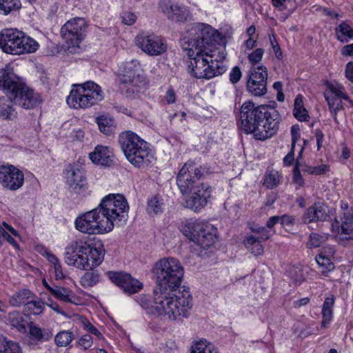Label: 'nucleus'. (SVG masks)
I'll return each mask as SVG.
<instances>
[{
  "instance_id": "obj_1",
  "label": "nucleus",
  "mask_w": 353,
  "mask_h": 353,
  "mask_svg": "<svg viewBox=\"0 0 353 353\" xmlns=\"http://www.w3.org/2000/svg\"><path fill=\"white\" fill-rule=\"evenodd\" d=\"M155 280L154 293L157 307L166 311L172 316H188L192 308V296L185 286L181 285L184 275L183 268L174 258H164L155 263L152 268Z\"/></svg>"
},
{
  "instance_id": "obj_2",
  "label": "nucleus",
  "mask_w": 353,
  "mask_h": 353,
  "mask_svg": "<svg viewBox=\"0 0 353 353\" xmlns=\"http://www.w3.org/2000/svg\"><path fill=\"white\" fill-rule=\"evenodd\" d=\"M281 116L274 108L244 102L239 110L237 123L246 134L258 140H266L275 135L279 128Z\"/></svg>"
},
{
  "instance_id": "obj_3",
  "label": "nucleus",
  "mask_w": 353,
  "mask_h": 353,
  "mask_svg": "<svg viewBox=\"0 0 353 353\" xmlns=\"http://www.w3.org/2000/svg\"><path fill=\"white\" fill-rule=\"evenodd\" d=\"M105 250L103 245L90 244L81 240L72 241L64 254L65 262L81 270L98 267L103 261Z\"/></svg>"
},
{
  "instance_id": "obj_4",
  "label": "nucleus",
  "mask_w": 353,
  "mask_h": 353,
  "mask_svg": "<svg viewBox=\"0 0 353 353\" xmlns=\"http://www.w3.org/2000/svg\"><path fill=\"white\" fill-rule=\"evenodd\" d=\"M0 89H2L10 101L24 109H32L40 102V97L13 72H1L0 75Z\"/></svg>"
},
{
  "instance_id": "obj_5",
  "label": "nucleus",
  "mask_w": 353,
  "mask_h": 353,
  "mask_svg": "<svg viewBox=\"0 0 353 353\" xmlns=\"http://www.w3.org/2000/svg\"><path fill=\"white\" fill-rule=\"evenodd\" d=\"M119 143L128 161L136 168L147 166L154 159L148 143L131 131L122 132Z\"/></svg>"
},
{
  "instance_id": "obj_6",
  "label": "nucleus",
  "mask_w": 353,
  "mask_h": 353,
  "mask_svg": "<svg viewBox=\"0 0 353 353\" xmlns=\"http://www.w3.org/2000/svg\"><path fill=\"white\" fill-rule=\"evenodd\" d=\"M185 50L190 59L189 67L192 74L196 78L210 79L225 72V67L219 65L218 61L213 59V50Z\"/></svg>"
},
{
  "instance_id": "obj_7",
  "label": "nucleus",
  "mask_w": 353,
  "mask_h": 353,
  "mask_svg": "<svg viewBox=\"0 0 353 353\" xmlns=\"http://www.w3.org/2000/svg\"><path fill=\"white\" fill-rule=\"evenodd\" d=\"M39 46L37 41L17 29H6L0 32V48L7 54L32 53Z\"/></svg>"
},
{
  "instance_id": "obj_8",
  "label": "nucleus",
  "mask_w": 353,
  "mask_h": 353,
  "mask_svg": "<svg viewBox=\"0 0 353 353\" xmlns=\"http://www.w3.org/2000/svg\"><path fill=\"white\" fill-rule=\"evenodd\" d=\"M216 31L210 25L195 23L189 26L188 37L181 40L183 50H212Z\"/></svg>"
},
{
  "instance_id": "obj_9",
  "label": "nucleus",
  "mask_w": 353,
  "mask_h": 353,
  "mask_svg": "<svg viewBox=\"0 0 353 353\" xmlns=\"http://www.w3.org/2000/svg\"><path fill=\"white\" fill-rule=\"evenodd\" d=\"M103 99L101 87L93 81L74 85L67 98V103L75 109L90 108Z\"/></svg>"
},
{
  "instance_id": "obj_10",
  "label": "nucleus",
  "mask_w": 353,
  "mask_h": 353,
  "mask_svg": "<svg viewBox=\"0 0 353 353\" xmlns=\"http://www.w3.org/2000/svg\"><path fill=\"white\" fill-rule=\"evenodd\" d=\"M182 232L191 241L206 249L212 245L216 239V228L203 221H188Z\"/></svg>"
},
{
  "instance_id": "obj_11",
  "label": "nucleus",
  "mask_w": 353,
  "mask_h": 353,
  "mask_svg": "<svg viewBox=\"0 0 353 353\" xmlns=\"http://www.w3.org/2000/svg\"><path fill=\"white\" fill-rule=\"evenodd\" d=\"M99 207L105 220L112 223V230L114 225L125 221L128 217V203L121 194H109L105 196Z\"/></svg>"
},
{
  "instance_id": "obj_12",
  "label": "nucleus",
  "mask_w": 353,
  "mask_h": 353,
  "mask_svg": "<svg viewBox=\"0 0 353 353\" xmlns=\"http://www.w3.org/2000/svg\"><path fill=\"white\" fill-rule=\"evenodd\" d=\"M75 227L81 232L89 234L112 231V223L105 220L99 206L78 216L75 220Z\"/></svg>"
},
{
  "instance_id": "obj_13",
  "label": "nucleus",
  "mask_w": 353,
  "mask_h": 353,
  "mask_svg": "<svg viewBox=\"0 0 353 353\" xmlns=\"http://www.w3.org/2000/svg\"><path fill=\"white\" fill-rule=\"evenodd\" d=\"M205 172V169L201 165H196L192 161L186 162L176 176V184L181 193L185 195L195 187L200 188L205 184L200 181Z\"/></svg>"
},
{
  "instance_id": "obj_14",
  "label": "nucleus",
  "mask_w": 353,
  "mask_h": 353,
  "mask_svg": "<svg viewBox=\"0 0 353 353\" xmlns=\"http://www.w3.org/2000/svg\"><path fill=\"white\" fill-rule=\"evenodd\" d=\"M87 24L83 18L77 17L69 20L61 29L63 38L70 47H79L85 36Z\"/></svg>"
},
{
  "instance_id": "obj_15",
  "label": "nucleus",
  "mask_w": 353,
  "mask_h": 353,
  "mask_svg": "<svg viewBox=\"0 0 353 353\" xmlns=\"http://www.w3.org/2000/svg\"><path fill=\"white\" fill-rule=\"evenodd\" d=\"M268 70L263 65L252 66L249 71L247 88L254 96H263L267 92Z\"/></svg>"
},
{
  "instance_id": "obj_16",
  "label": "nucleus",
  "mask_w": 353,
  "mask_h": 353,
  "mask_svg": "<svg viewBox=\"0 0 353 353\" xmlns=\"http://www.w3.org/2000/svg\"><path fill=\"white\" fill-rule=\"evenodd\" d=\"M23 183L24 175L21 170L12 165H0V184L4 188L15 191L21 188Z\"/></svg>"
},
{
  "instance_id": "obj_17",
  "label": "nucleus",
  "mask_w": 353,
  "mask_h": 353,
  "mask_svg": "<svg viewBox=\"0 0 353 353\" xmlns=\"http://www.w3.org/2000/svg\"><path fill=\"white\" fill-rule=\"evenodd\" d=\"M137 46L150 56H159L167 50L166 44L155 34L141 33L135 39Z\"/></svg>"
},
{
  "instance_id": "obj_18",
  "label": "nucleus",
  "mask_w": 353,
  "mask_h": 353,
  "mask_svg": "<svg viewBox=\"0 0 353 353\" xmlns=\"http://www.w3.org/2000/svg\"><path fill=\"white\" fill-rule=\"evenodd\" d=\"M140 64L137 60H132L125 63L123 74L120 78L123 84L132 86V92H139V88H143L146 84L145 78L140 73Z\"/></svg>"
},
{
  "instance_id": "obj_19",
  "label": "nucleus",
  "mask_w": 353,
  "mask_h": 353,
  "mask_svg": "<svg viewBox=\"0 0 353 353\" xmlns=\"http://www.w3.org/2000/svg\"><path fill=\"white\" fill-rule=\"evenodd\" d=\"M324 95L334 121L339 123L337 113L343 108L342 99L349 100L348 95L341 85L334 84L328 85Z\"/></svg>"
},
{
  "instance_id": "obj_20",
  "label": "nucleus",
  "mask_w": 353,
  "mask_h": 353,
  "mask_svg": "<svg viewBox=\"0 0 353 353\" xmlns=\"http://www.w3.org/2000/svg\"><path fill=\"white\" fill-rule=\"evenodd\" d=\"M211 191V187L207 183L201 185L200 188L195 187L187 194L185 207L195 212H199L207 205Z\"/></svg>"
},
{
  "instance_id": "obj_21",
  "label": "nucleus",
  "mask_w": 353,
  "mask_h": 353,
  "mask_svg": "<svg viewBox=\"0 0 353 353\" xmlns=\"http://www.w3.org/2000/svg\"><path fill=\"white\" fill-rule=\"evenodd\" d=\"M65 181L74 193L84 192L87 186L85 171L77 165H69L64 172Z\"/></svg>"
},
{
  "instance_id": "obj_22",
  "label": "nucleus",
  "mask_w": 353,
  "mask_h": 353,
  "mask_svg": "<svg viewBox=\"0 0 353 353\" xmlns=\"http://www.w3.org/2000/svg\"><path fill=\"white\" fill-rule=\"evenodd\" d=\"M332 229L338 234L345 235L344 239H352L353 232V210L346 205L345 210L334 219L332 223Z\"/></svg>"
},
{
  "instance_id": "obj_23",
  "label": "nucleus",
  "mask_w": 353,
  "mask_h": 353,
  "mask_svg": "<svg viewBox=\"0 0 353 353\" xmlns=\"http://www.w3.org/2000/svg\"><path fill=\"white\" fill-rule=\"evenodd\" d=\"M109 279L112 283L120 287L125 293L134 294L140 290L143 284L129 274L121 272H110Z\"/></svg>"
},
{
  "instance_id": "obj_24",
  "label": "nucleus",
  "mask_w": 353,
  "mask_h": 353,
  "mask_svg": "<svg viewBox=\"0 0 353 353\" xmlns=\"http://www.w3.org/2000/svg\"><path fill=\"white\" fill-rule=\"evenodd\" d=\"M160 8L168 19L172 21L184 22L188 19V10L171 0H162L160 3Z\"/></svg>"
},
{
  "instance_id": "obj_25",
  "label": "nucleus",
  "mask_w": 353,
  "mask_h": 353,
  "mask_svg": "<svg viewBox=\"0 0 353 353\" xmlns=\"http://www.w3.org/2000/svg\"><path fill=\"white\" fill-rule=\"evenodd\" d=\"M328 217L327 207L323 203H314L309 207L302 216L304 223L324 221Z\"/></svg>"
},
{
  "instance_id": "obj_26",
  "label": "nucleus",
  "mask_w": 353,
  "mask_h": 353,
  "mask_svg": "<svg viewBox=\"0 0 353 353\" xmlns=\"http://www.w3.org/2000/svg\"><path fill=\"white\" fill-rule=\"evenodd\" d=\"M137 302L139 304V305L144 310H147L148 313L150 314H157L158 315H165L168 316L170 320L174 321L178 318L183 316V315H176V316H172L171 314L168 313L166 311H160L157 307V304L155 301V294L153 292V299H151L149 295L146 294H141L137 296Z\"/></svg>"
},
{
  "instance_id": "obj_27",
  "label": "nucleus",
  "mask_w": 353,
  "mask_h": 353,
  "mask_svg": "<svg viewBox=\"0 0 353 353\" xmlns=\"http://www.w3.org/2000/svg\"><path fill=\"white\" fill-rule=\"evenodd\" d=\"M112 152L106 146L99 145L90 153V160L97 165L109 167L112 163Z\"/></svg>"
},
{
  "instance_id": "obj_28",
  "label": "nucleus",
  "mask_w": 353,
  "mask_h": 353,
  "mask_svg": "<svg viewBox=\"0 0 353 353\" xmlns=\"http://www.w3.org/2000/svg\"><path fill=\"white\" fill-rule=\"evenodd\" d=\"M30 338L36 342L43 343L49 341L52 336V332L48 329H41L30 323L29 324Z\"/></svg>"
},
{
  "instance_id": "obj_29",
  "label": "nucleus",
  "mask_w": 353,
  "mask_h": 353,
  "mask_svg": "<svg viewBox=\"0 0 353 353\" xmlns=\"http://www.w3.org/2000/svg\"><path fill=\"white\" fill-rule=\"evenodd\" d=\"M282 179L283 176L280 172L268 168L264 174L263 184L268 189L272 190L280 184Z\"/></svg>"
},
{
  "instance_id": "obj_30",
  "label": "nucleus",
  "mask_w": 353,
  "mask_h": 353,
  "mask_svg": "<svg viewBox=\"0 0 353 353\" xmlns=\"http://www.w3.org/2000/svg\"><path fill=\"white\" fill-rule=\"evenodd\" d=\"M35 295L28 289L20 290L15 292L10 299V303L14 307H19L26 305L27 302L34 298Z\"/></svg>"
},
{
  "instance_id": "obj_31",
  "label": "nucleus",
  "mask_w": 353,
  "mask_h": 353,
  "mask_svg": "<svg viewBox=\"0 0 353 353\" xmlns=\"http://www.w3.org/2000/svg\"><path fill=\"white\" fill-rule=\"evenodd\" d=\"M81 277L80 283L84 288H91L97 285L100 280L101 275L97 270L88 269Z\"/></svg>"
},
{
  "instance_id": "obj_32",
  "label": "nucleus",
  "mask_w": 353,
  "mask_h": 353,
  "mask_svg": "<svg viewBox=\"0 0 353 353\" xmlns=\"http://www.w3.org/2000/svg\"><path fill=\"white\" fill-rule=\"evenodd\" d=\"M293 114L299 121H307L310 118L307 110L303 106V97L301 94L297 95L294 100Z\"/></svg>"
},
{
  "instance_id": "obj_33",
  "label": "nucleus",
  "mask_w": 353,
  "mask_h": 353,
  "mask_svg": "<svg viewBox=\"0 0 353 353\" xmlns=\"http://www.w3.org/2000/svg\"><path fill=\"white\" fill-rule=\"evenodd\" d=\"M334 304V296L325 298L322 307V325L325 326L326 324L330 323L333 316V306Z\"/></svg>"
},
{
  "instance_id": "obj_34",
  "label": "nucleus",
  "mask_w": 353,
  "mask_h": 353,
  "mask_svg": "<svg viewBox=\"0 0 353 353\" xmlns=\"http://www.w3.org/2000/svg\"><path fill=\"white\" fill-rule=\"evenodd\" d=\"M57 299L65 303H73L74 294L69 288L54 285L51 293Z\"/></svg>"
},
{
  "instance_id": "obj_35",
  "label": "nucleus",
  "mask_w": 353,
  "mask_h": 353,
  "mask_svg": "<svg viewBox=\"0 0 353 353\" xmlns=\"http://www.w3.org/2000/svg\"><path fill=\"white\" fill-rule=\"evenodd\" d=\"M45 305L41 299L32 298L24 305V312L29 314L39 315L43 312Z\"/></svg>"
},
{
  "instance_id": "obj_36",
  "label": "nucleus",
  "mask_w": 353,
  "mask_h": 353,
  "mask_svg": "<svg viewBox=\"0 0 353 353\" xmlns=\"http://www.w3.org/2000/svg\"><path fill=\"white\" fill-rule=\"evenodd\" d=\"M97 123L101 132L106 135L111 134L114 130V120L108 116L101 115L97 118Z\"/></svg>"
},
{
  "instance_id": "obj_37",
  "label": "nucleus",
  "mask_w": 353,
  "mask_h": 353,
  "mask_svg": "<svg viewBox=\"0 0 353 353\" xmlns=\"http://www.w3.org/2000/svg\"><path fill=\"white\" fill-rule=\"evenodd\" d=\"M256 236H250L247 237L244 243L245 247L255 256L261 255L263 253V246Z\"/></svg>"
},
{
  "instance_id": "obj_38",
  "label": "nucleus",
  "mask_w": 353,
  "mask_h": 353,
  "mask_svg": "<svg viewBox=\"0 0 353 353\" xmlns=\"http://www.w3.org/2000/svg\"><path fill=\"white\" fill-rule=\"evenodd\" d=\"M191 353H218V352L213 344L205 339H201L194 344Z\"/></svg>"
},
{
  "instance_id": "obj_39",
  "label": "nucleus",
  "mask_w": 353,
  "mask_h": 353,
  "mask_svg": "<svg viewBox=\"0 0 353 353\" xmlns=\"http://www.w3.org/2000/svg\"><path fill=\"white\" fill-rule=\"evenodd\" d=\"M0 353H22V350L19 343L0 338Z\"/></svg>"
},
{
  "instance_id": "obj_40",
  "label": "nucleus",
  "mask_w": 353,
  "mask_h": 353,
  "mask_svg": "<svg viewBox=\"0 0 353 353\" xmlns=\"http://www.w3.org/2000/svg\"><path fill=\"white\" fill-rule=\"evenodd\" d=\"M338 40L341 42H347L348 39L353 37V30L347 23H342L336 28Z\"/></svg>"
},
{
  "instance_id": "obj_41",
  "label": "nucleus",
  "mask_w": 353,
  "mask_h": 353,
  "mask_svg": "<svg viewBox=\"0 0 353 353\" xmlns=\"http://www.w3.org/2000/svg\"><path fill=\"white\" fill-rule=\"evenodd\" d=\"M9 321L12 327H16L19 332H26V321L19 312H13L9 314Z\"/></svg>"
},
{
  "instance_id": "obj_42",
  "label": "nucleus",
  "mask_w": 353,
  "mask_h": 353,
  "mask_svg": "<svg viewBox=\"0 0 353 353\" xmlns=\"http://www.w3.org/2000/svg\"><path fill=\"white\" fill-rule=\"evenodd\" d=\"M21 6L19 0H0V10L4 14H8L12 10H19Z\"/></svg>"
},
{
  "instance_id": "obj_43",
  "label": "nucleus",
  "mask_w": 353,
  "mask_h": 353,
  "mask_svg": "<svg viewBox=\"0 0 353 353\" xmlns=\"http://www.w3.org/2000/svg\"><path fill=\"white\" fill-rule=\"evenodd\" d=\"M74 336L69 331L59 332L54 337V341L59 347H65L72 341Z\"/></svg>"
},
{
  "instance_id": "obj_44",
  "label": "nucleus",
  "mask_w": 353,
  "mask_h": 353,
  "mask_svg": "<svg viewBox=\"0 0 353 353\" xmlns=\"http://www.w3.org/2000/svg\"><path fill=\"white\" fill-rule=\"evenodd\" d=\"M316 261L319 267L322 268L321 272L323 274L330 272L334 268V265L333 263L331 262L330 259L323 254L317 255L316 256Z\"/></svg>"
},
{
  "instance_id": "obj_45",
  "label": "nucleus",
  "mask_w": 353,
  "mask_h": 353,
  "mask_svg": "<svg viewBox=\"0 0 353 353\" xmlns=\"http://www.w3.org/2000/svg\"><path fill=\"white\" fill-rule=\"evenodd\" d=\"M147 210L150 214H159L163 211V203L157 196H154L148 200Z\"/></svg>"
},
{
  "instance_id": "obj_46",
  "label": "nucleus",
  "mask_w": 353,
  "mask_h": 353,
  "mask_svg": "<svg viewBox=\"0 0 353 353\" xmlns=\"http://www.w3.org/2000/svg\"><path fill=\"white\" fill-rule=\"evenodd\" d=\"M6 102L5 97H0V118L8 119L11 118L14 110L10 104Z\"/></svg>"
},
{
  "instance_id": "obj_47",
  "label": "nucleus",
  "mask_w": 353,
  "mask_h": 353,
  "mask_svg": "<svg viewBox=\"0 0 353 353\" xmlns=\"http://www.w3.org/2000/svg\"><path fill=\"white\" fill-rule=\"evenodd\" d=\"M327 237L325 236L312 232L309 236L307 246L310 248H318L321 246V245L324 243Z\"/></svg>"
},
{
  "instance_id": "obj_48",
  "label": "nucleus",
  "mask_w": 353,
  "mask_h": 353,
  "mask_svg": "<svg viewBox=\"0 0 353 353\" xmlns=\"http://www.w3.org/2000/svg\"><path fill=\"white\" fill-rule=\"evenodd\" d=\"M252 231L254 232L256 234L254 236H256V238L261 241H266L270 238V236L272 235V233L270 232V230H268L265 227H259V228H252Z\"/></svg>"
},
{
  "instance_id": "obj_49",
  "label": "nucleus",
  "mask_w": 353,
  "mask_h": 353,
  "mask_svg": "<svg viewBox=\"0 0 353 353\" xmlns=\"http://www.w3.org/2000/svg\"><path fill=\"white\" fill-rule=\"evenodd\" d=\"M264 54V50L262 48H257L252 53L249 54L248 58L252 66H255L256 64L259 63Z\"/></svg>"
},
{
  "instance_id": "obj_50",
  "label": "nucleus",
  "mask_w": 353,
  "mask_h": 353,
  "mask_svg": "<svg viewBox=\"0 0 353 353\" xmlns=\"http://www.w3.org/2000/svg\"><path fill=\"white\" fill-rule=\"evenodd\" d=\"M122 22L128 26L133 25L137 21V16L131 12H124L121 14Z\"/></svg>"
},
{
  "instance_id": "obj_51",
  "label": "nucleus",
  "mask_w": 353,
  "mask_h": 353,
  "mask_svg": "<svg viewBox=\"0 0 353 353\" xmlns=\"http://www.w3.org/2000/svg\"><path fill=\"white\" fill-rule=\"evenodd\" d=\"M93 344L92 337L89 334L83 335L79 340L78 345L83 350L90 348Z\"/></svg>"
},
{
  "instance_id": "obj_52",
  "label": "nucleus",
  "mask_w": 353,
  "mask_h": 353,
  "mask_svg": "<svg viewBox=\"0 0 353 353\" xmlns=\"http://www.w3.org/2000/svg\"><path fill=\"white\" fill-rule=\"evenodd\" d=\"M242 73L239 66L234 67L230 72V81L232 83H236L241 78Z\"/></svg>"
},
{
  "instance_id": "obj_53",
  "label": "nucleus",
  "mask_w": 353,
  "mask_h": 353,
  "mask_svg": "<svg viewBox=\"0 0 353 353\" xmlns=\"http://www.w3.org/2000/svg\"><path fill=\"white\" fill-rule=\"evenodd\" d=\"M83 325L84 326V328L86 329L89 332L96 335L98 337L101 336V333L96 328L94 327L88 320L84 319L82 321Z\"/></svg>"
},
{
  "instance_id": "obj_54",
  "label": "nucleus",
  "mask_w": 353,
  "mask_h": 353,
  "mask_svg": "<svg viewBox=\"0 0 353 353\" xmlns=\"http://www.w3.org/2000/svg\"><path fill=\"white\" fill-rule=\"evenodd\" d=\"M292 135V148H294L296 141L300 138V129L297 125H292L291 128Z\"/></svg>"
},
{
  "instance_id": "obj_55",
  "label": "nucleus",
  "mask_w": 353,
  "mask_h": 353,
  "mask_svg": "<svg viewBox=\"0 0 353 353\" xmlns=\"http://www.w3.org/2000/svg\"><path fill=\"white\" fill-rule=\"evenodd\" d=\"M328 170V166L325 164H321L311 168L310 172L313 174H323Z\"/></svg>"
},
{
  "instance_id": "obj_56",
  "label": "nucleus",
  "mask_w": 353,
  "mask_h": 353,
  "mask_svg": "<svg viewBox=\"0 0 353 353\" xmlns=\"http://www.w3.org/2000/svg\"><path fill=\"white\" fill-rule=\"evenodd\" d=\"M293 181L299 185H303V180L299 170L298 163L296 165L293 170Z\"/></svg>"
},
{
  "instance_id": "obj_57",
  "label": "nucleus",
  "mask_w": 353,
  "mask_h": 353,
  "mask_svg": "<svg viewBox=\"0 0 353 353\" xmlns=\"http://www.w3.org/2000/svg\"><path fill=\"white\" fill-rule=\"evenodd\" d=\"M280 222L283 225H292L294 224V218L292 216L285 214L280 216Z\"/></svg>"
},
{
  "instance_id": "obj_58",
  "label": "nucleus",
  "mask_w": 353,
  "mask_h": 353,
  "mask_svg": "<svg viewBox=\"0 0 353 353\" xmlns=\"http://www.w3.org/2000/svg\"><path fill=\"white\" fill-rule=\"evenodd\" d=\"M55 272V278L56 279H63L65 278V274H63V269L61 267V264L60 262L55 264V265L53 266Z\"/></svg>"
},
{
  "instance_id": "obj_59",
  "label": "nucleus",
  "mask_w": 353,
  "mask_h": 353,
  "mask_svg": "<svg viewBox=\"0 0 353 353\" xmlns=\"http://www.w3.org/2000/svg\"><path fill=\"white\" fill-rule=\"evenodd\" d=\"M165 99L169 104L173 103L176 101V94L173 89H168L166 92Z\"/></svg>"
},
{
  "instance_id": "obj_60",
  "label": "nucleus",
  "mask_w": 353,
  "mask_h": 353,
  "mask_svg": "<svg viewBox=\"0 0 353 353\" xmlns=\"http://www.w3.org/2000/svg\"><path fill=\"white\" fill-rule=\"evenodd\" d=\"M345 77L353 83V62H349L345 66Z\"/></svg>"
},
{
  "instance_id": "obj_61",
  "label": "nucleus",
  "mask_w": 353,
  "mask_h": 353,
  "mask_svg": "<svg viewBox=\"0 0 353 353\" xmlns=\"http://www.w3.org/2000/svg\"><path fill=\"white\" fill-rule=\"evenodd\" d=\"M294 148H292L290 152L283 159V163L287 166L291 165L294 161Z\"/></svg>"
},
{
  "instance_id": "obj_62",
  "label": "nucleus",
  "mask_w": 353,
  "mask_h": 353,
  "mask_svg": "<svg viewBox=\"0 0 353 353\" xmlns=\"http://www.w3.org/2000/svg\"><path fill=\"white\" fill-rule=\"evenodd\" d=\"M279 221H280V216H271L268 220V221L266 223V226L268 228H273L275 225V224H276Z\"/></svg>"
},
{
  "instance_id": "obj_63",
  "label": "nucleus",
  "mask_w": 353,
  "mask_h": 353,
  "mask_svg": "<svg viewBox=\"0 0 353 353\" xmlns=\"http://www.w3.org/2000/svg\"><path fill=\"white\" fill-rule=\"evenodd\" d=\"M310 301V299L307 297L302 298L297 301H294L293 305L295 308H299L301 306L306 305Z\"/></svg>"
},
{
  "instance_id": "obj_64",
  "label": "nucleus",
  "mask_w": 353,
  "mask_h": 353,
  "mask_svg": "<svg viewBox=\"0 0 353 353\" xmlns=\"http://www.w3.org/2000/svg\"><path fill=\"white\" fill-rule=\"evenodd\" d=\"M342 54L353 56V43L345 46L342 49Z\"/></svg>"
}]
</instances>
